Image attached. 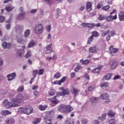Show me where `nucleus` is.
Here are the masks:
<instances>
[{"mask_svg":"<svg viewBox=\"0 0 124 124\" xmlns=\"http://www.w3.org/2000/svg\"><path fill=\"white\" fill-rule=\"evenodd\" d=\"M48 108V106L46 105H44V106L42 105H40L39 106V109L41 111H44V110H46V108Z\"/></svg>","mask_w":124,"mask_h":124,"instance_id":"cd10ccee","label":"nucleus"},{"mask_svg":"<svg viewBox=\"0 0 124 124\" xmlns=\"http://www.w3.org/2000/svg\"><path fill=\"white\" fill-rule=\"evenodd\" d=\"M109 50L110 52V54L112 56H114V54H117L118 52H119V49L114 48L113 46H111L109 48Z\"/></svg>","mask_w":124,"mask_h":124,"instance_id":"0eeeda50","label":"nucleus"},{"mask_svg":"<svg viewBox=\"0 0 124 124\" xmlns=\"http://www.w3.org/2000/svg\"><path fill=\"white\" fill-rule=\"evenodd\" d=\"M77 65V67L74 69L75 72H78L80 69H82V66L80 65V63H78Z\"/></svg>","mask_w":124,"mask_h":124,"instance_id":"7c9ffc66","label":"nucleus"},{"mask_svg":"<svg viewBox=\"0 0 124 124\" xmlns=\"http://www.w3.org/2000/svg\"><path fill=\"white\" fill-rule=\"evenodd\" d=\"M48 94L50 96H53L54 94H56V92H55V90L53 89H50L49 92H48Z\"/></svg>","mask_w":124,"mask_h":124,"instance_id":"ea45409f","label":"nucleus"},{"mask_svg":"<svg viewBox=\"0 0 124 124\" xmlns=\"http://www.w3.org/2000/svg\"><path fill=\"white\" fill-rule=\"evenodd\" d=\"M112 76H113L112 73L107 74L103 77L102 80H103V81H105L106 80H110V79L112 78Z\"/></svg>","mask_w":124,"mask_h":124,"instance_id":"a211bd4d","label":"nucleus"},{"mask_svg":"<svg viewBox=\"0 0 124 124\" xmlns=\"http://www.w3.org/2000/svg\"><path fill=\"white\" fill-rule=\"evenodd\" d=\"M92 7L93 4H92L91 2H88L86 5V11H87L88 13L91 12V11L93 10V9L92 8Z\"/></svg>","mask_w":124,"mask_h":124,"instance_id":"2eb2a0df","label":"nucleus"},{"mask_svg":"<svg viewBox=\"0 0 124 124\" xmlns=\"http://www.w3.org/2000/svg\"><path fill=\"white\" fill-rule=\"evenodd\" d=\"M16 31H17V32H20V31H23L24 28L22 25H17L16 27Z\"/></svg>","mask_w":124,"mask_h":124,"instance_id":"c756f323","label":"nucleus"},{"mask_svg":"<svg viewBox=\"0 0 124 124\" xmlns=\"http://www.w3.org/2000/svg\"><path fill=\"white\" fill-rule=\"evenodd\" d=\"M100 70H101V68L97 67L92 70V73H94V74H98V73L100 72Z\"/></svg>","mask_w":124,"mask_h":124,"instance_id":"4be33fe9","label":"nucleus"},{"mask_svg":"<svg viewBox=\"0 0 124 124\" xmlns=\"http://www.w3.org/2000/svg\"><path fill=\"white\" fill-rule=\"evenodd\" d=\"M15 120L13 118H10L9 120L7 121V124H14Z\"/></svg>","mask_w":124,"mask_h":124,"instance_id":"58836bf2","label":"nucleus"},{"mask_svg":"<svg viewBox=\"0 0 124 124\" xmlns=\"http://www.w3.org/2000/svg\"><path fill=\"white\" fill-rule=\"evenodd\" d=\"M1 46L4 49H10L12 46V44L6 42H3L1 44Z\"/></svg>","mask_w":124,"mask_h":124,"instance_id":"9b49d317","label":"nucleus"},{"mask_svg":"<svg viewBox=\"0 0 124 124\" xmlns=\"http://www.w3.org/2000/svg\"><path fill=\"white\" fill-rule=\"evenodd\" d=\"M38 75H43V74H44V68H42V69H40L39 70V72H38Z\"/></svg>","mask_w":124,"mask_h":124,"instance_id":"8fccbe9b","label":"nucleus"},{"mask_svg":"<svg viewBox=\"0 0 124 124\" xmlns=\"http://www.w3.org/2000/svg\"><path fill=\"white\" fill-rule=\"evenodd\" d=\"M81 122L82 124H88L89 121L88 120V119L84 118L81 120Z\"/></svg>","mask_w":124,"mask_h":124,"instance_id":"09e8293b","label":"nucleus"},{"mask_svg":"<svg viewBox=\"0 0 124 124\" xmlns=\"http://www.w3.org/2000/svg\"><path fill=\"white\" fill-rule=\"evenodd\" d=\"M3 104L6 107V108H11L12 107H15V104L12 102H8V100L5 99L3 101Z\"/></svg>","mask_w":124,"mask_h":124,"instance_id":"423d86ee","label":"nucleus"},{"mask_svg":"<svg viewBox=\"0 0 124 124\" xmlns=\"http://www.w3.org/2000/svg\"><path fill=\"white\" fill-rule=\"evenodd\" d=\"M5 21V17L3 16H0V23H3Z\"/></svg>","mask_w":124,"mask_h":124,"instance_id":"864d4df0","label":"nucleus"},{"mask_svg":"<svg viewBox=\"0 0 124 124\" xmlns=\"http://www.w3.org/2000/svg\"><path fill=\"white\" fill-rule=\"evenodd\" d=\"M110 9V5H107L106 6H103L102 8V10H104V11H108Z\"/></svg>","mask_w":124,"mask_h":124,"instance_id":"4c0bfd02","label":"nucleus"},{"mask_svg":"<svg viewBox=\"0 0 124 124\" xmlns=\"http://www.w3.org/2000/svg\"><path fill=\"white\" fill-rule=\"evenodd\" d=\"M66 80V77H63L60 80V83L62 84V83H64Z\"/></svg>","mask_w":124,"mask_h":124,"instance_id":"680f3d73","label":"nucleus"},{"mask_svg":"<svg viewBox=\"0 0 124 124\" xmlns=\"http://www.w3.org/2000/svg\"><path fill=\"white\" fill-rule=\"evenodd\" d=\"M94 89V87L93 85L88 87L89 92H92Z\"/></svg>","mask_w":124,"mask_h":124,"instance_id":"e2e57ef3","label":"nucleus"},{"mask_svg":"<svg viewBox=\"0 0 124 124\" xmlns=\"http://www.w3.org/2000/svg\"><path fill=\"white\" fill-rule=\"evenodd\" d=\"M98 100H99V98L97 97H92L90 98L91 103H97Z\"/></svg>","mask_w":124,"mask_h":124,"instance_id":"393cba45","label":"nucleus"},{"mask_svg":"<svg viewBox=\"0 0 124 124\" xmlns=\"http://www.w3.org/2000/svg\"><path fill=\"white\" fill-rule=\"evenodd\" d=\"M18 112L21 113V114L30 115V114H31V113H32V108L21 107L18 108Z\"/></svg>","mask_w":124,"mask_h":124,"instance_id":"f03ea898","label":"nucleus"},{"mask_svg":"<svg viewBox=\"0 0 124 124\" xmlns=\"http://www.w3.org/2000/svg\"><path fill=\"white\" fill-rule=\"evenodd\" d=\"M106 119V114H103L101 117H98V120H100L102 122H103L104 120Z\"/></svg>","mask_w":124,"mask_h":124,"instance_id":"c9c22d12","label":"nucleus"},{"mask_svg":"<svg viewBox=\"0 0 124 124\" xmlns=\"http://www.w3.org/2000/svg\"><path fill=\"white\" fill-rule=\"evenodd\" d=\"M44 120L46 124H53V117L50 114L45 117Z\"/></svg>","mask_w":124,"mask_h":124,"instance_id":"20e7f679","label":"nucleus"},{"mask_svg":"<svg viewBox=\"0 0 124 124\" xmlns=\"http://www.w3.org/2000/svg\"><path fill=\"white\" fill-rule=\"evenodd\" d=\"M117 14L115 15V16H113L112 15H110L108 16L107 22H112L113 20L117 19Z\"/></svg>","mask_w":124,"mask_h":124,"instance_id":"f3484780","label":"nucleus"},{"mask_svg":"<svg viewBox=\"0 0 124 124\" xmlns=\"http://www.w3.org/2000/svg\"><path fill=\"white\" fill-rule=\"evenodd\" d=\"M38 74V71L37 70H34V71H33L32 75H33V78H35L36 77V75H37Z\"/></svg>","mask_w":124,"mask_h":124,"instance_id":"c03bdc74","label":"nucleus"},{"mask_svg":"<svg viewBox=\"0 0 124 124\" xmlns=\"http://www.w3.org/2000/svg\"><path fill=\"white\" fill-rule=\"evenodd\" d=\"M46 31H48V32H50V31H51V25H49L46 27Z\"/></svg>","mask_w":124,"mask_h":124,"instance_id":"338daca9","label":"nucleus"},{"mask_svg":"<svg viewBox=\"0 0 124 124\" xmlns=\"http://www.w3.org/2000/svg\"><path fill=\"white\" fill-rule=\"evenodd\" d=\"M91 25L92 26V28H93V27H96V28H99V27H100V23H98L96 24H91Z\"/></svg>","mask_w":124,"mask_h":124,"instance_id":"603ef678","label":"nucleus"},{"mask_svg":"<svg viewBox=\"0 0 124 124\" xmlns=\"http://www.w3.org/2000/svg\"><path fill=\"white\" fill-rule=\"evenodd\" d=\"M25 17H26V12H23V13H20L18 15L17 19L19 21H23L25 19Z\"/></svg>","mask_w":124,"mask_h":124,"instance_id":"9d476101","label":"nucleus"},{"mask_svg":"<svg viewBox=\"0 0 124 124\" xmlns=\"http://www.w3.org/2000/svg\"><path fill=\"white\" fill-rule=\"evenodd\" d=\"M110 33V36H114V35H115L116 34V31H115L114 30H112L111 31H109V32H108V33Z\"/></svg>","mask_w":124,"mask_h":124,"instance_id":"13d9d810","label":"nucleus"},{"mask_svg":"<svg viewBox=\"0 0 124 124\" xmlns=\"http://www.w3.org/2000/svg\"><path fill=\"white\" fill-rule=\"evenodd\" d=\"M10 28H11V24L9 23L6 25V29L7 30H10Z\"/></svg>","mask_w":124,"mask_h":124,"instance_id":"774afa93","label":"nucleus"},{"mask_svg":"<svg viewBox=\"0 0 124 124\" xmlns=\"http://www.w3.org/2000/svg\"><path fill=\"white\" fill-rule=\"evenodd\" d=\"M54 85H59L60 86H61V85H62V84L61 83V81L60 80H55L53 82Z\"/></svg>","mask_w":124,"mask_h":124,"instance_id":"052dcab7","label":"nucleus"},{"mask_svg":"<svg viewBox=\"0 0 124 124\" xmlns=\"http://www.w3.org/2000/svg\"><path fill=\"white\" fill-rule=\"evenodd\" d=\"M44 29L42 23L36 25L34 28V31L36 34H41L43 32Z\"/></svg>","mask_w":124,"mask_h":124,"instance_id":"7ed1b4c3","label":"nucleus"},{"mask_svg":"<svg viewBox=\"0 0 124 124\" xmlns=\"http://www.w3.org/2000/svg\"><path fill=\"white\" fill-rule=\"evenodd\" d=\"M59 90H61L62 91V93H58L60 94V95H68L70 93L68 89H64L63 87H60Z\"/></svg>","mask_w":124,"mask_h":124,"instance_id":"39448f33","label":"nucleus"},{"mask_svg":"<svg viewBox=\"0 0 124 124\" xmlns=\"http://www.w3.org/2000/svg\"><path fill=\"white\" fill-rule=\"evenodd\" d=\"M71 93H72L74 94V96L76 97L79 94V93L80 92V90L79 89L75 88V87H73L71 90Z\"/></svg>","mask_w":124,"mask_h":124,"instance_id":"1a4fd4ad","label":"nucleus"},{"mask_svg":"<svg viewBox=\"0 0 124 124\" xmlns=\"http://www.w3.org/2000/svg\"><path fill=\"white\" fill-rule=\"evenodd\" d=\"M71 111H73V108L69 105L65 106V113L66 112H70Z\"/></svg>","mask_w":124,"mask_h":124,"instance_id":"6ab92c4d","label":"nucleus"},{"mask_svg":"<svg viewBox=\"0 0 124 124\" xmlns=\"http://www.w3.org/2000/svg\"><path fill=\"white\" fill-rule=\"evenodd\" d=\"M83 77H84L85 79H87V80H90V76L88 75V74L84 75Z\"/></svg>","mask_w":124,"mask_h":124,"instance_id":"0e129e2a","label":"nucleus"},{"mask_svg":"<svg viewBox=\"0 0 124 124\" xmlns=\"http://www.w3.org/2000/svg\"><path fill=\"white\" fill-rule=\"evenodd\" d=\"M90 60L86 59L85 60H84L83 59H80L79 61V62L81 65H86V64H88L90 63Z\"/></svg>","mask_w":124,"mask_h":124,"instance_id":"412c9836","label":"nucleus"},{"mask_svg":"<svg viewBox=\"0 0 124 124\" xmlns=\"http://www.w3.org/2000/svg\"><path fill=\"white\" fill-rule=\"evenodd\" d=\"M16 73H12V74H8L7 76V78H8L7 80L9 81H13L15 78H16Z\"/></svg>","mask_w":124,"mask_h":124,"instance_id":"6e6552de","label":"nucleus"},{"mask_svg":"<svg viewBox=\"0 0 124 124\" xmlns=\"http://www.w3.org/2000/svg\"><path fill=\"white\" fill-rule=\"evenodd\" d=\"M5 9L8 12H10V11H12L14 9V7L12 4L9 3L5 6Z\"/></svg>","mask_w":124,"mask_h":124,"instance_id":"dca6fc26","label":"nucleus"},{"mask_svg":"<svg viewBox=\"0 0 124 124\" xmlns=\"http://www.w3.org/2000/svg\"><path fill=\"white\" fill-rule=\"evenodd\" d=\"M36 44V43L34 41H31L28 44V48H31L33 47Z\"/></svg>","mask_w":124,"mask_h":124,"instance_id":"72a5a7b5","label":"nucleus"},{"mask_svg":"<svg viewBox=\"0 0 124 124\" xmlns=\"http://www.w3.org/2000/svg\"><path fill=\"white\" fill-rule=\"evenodd\" d=\"M119 19L120 21L124 20V11H121L118 15Z\"/></svg>","mask_w":124,"mask_h":124,"instance_id":"bb28decb","label":"nucleus"},{"mask_svg":"<svg viewBox=\"0 0 124 124\" xmlns=\"http://www.w3.org/2000/svg\"><path fill=\"white\" fill-rule=\"evenodd\" d=\"M110 32V30H108L107 31L103 32L102 33V36H103V37H105V36H106V35L108 34V33H109Z\"/></svg>","mask_w":124,"mask_h":124,"instance_id":"3c124183","label":"nucleus"},{"mask_svg":"<svg viewBox=\"0 0 124 124\" xmlns=\"http://www.w3.org/2000/svg\"><path fill=\"white\" fill-rule=\"evenodd\" d=\"M24 100L25 96H24L22 93H19L17 94L15 97L12 99V101H13V102L18 103L19 104L23 103Z\"/></svg>","mask_w":124,"mask_h":124,"instance_id":"f257e3e1","label":"nucleus"},{"mask_svg":"<svg viewBox=\"0 0 124 124\" xmlns=\"http://www.w3.org/2000/svg\"><path fill=\"white\" fill-rule=\"evenodd\" d=\"M102 6H103V5L101 3L99 2V3H98V4L96 6V8H97V9H100V8H101V7H102Z\"/></svg>","mask_w":124,"mask_h":124,"instance_id":"4d7b16f0","label":"nucleus"},{"mask_svg":"<svg viewBox=\"0 0 124 124\" xmlns=\"http://www.w3.org/2000/svg\"><path fill=\"white\" fill-rule=\"evenodd\" d=\"M24 86H20L17 90V93H22V92L24 90Z\"/></svg>","mask_w":124,"mask_h":124,"instance_id":"37998d69","label":"nucleus"},{"mask_svg":"<svg viewBox=\"0 0 124 124\" xmlns=\"http://www.w3.org/2000/svg\"><path fill=\"white\" fill-rule=\"evenodd\" d=\"M65 124H74V123L73 121H72V120L68 118L66 120Z\"/></svg>","mask_w":124,"mask_h":124,"instance_id":"79ce46f5","label":"nucleus"},{"mask_svg":"<svg viewBox=\"0 0 124 124\" xmlns=\"http://www.w3.org/2000/svg\"><path fill=\"white\" fill-rule=\"evenodd\" d=\"M57 120H60V121L62 120V119H63V116L62 114H59L57 117Z\"/></svg>","mask_w":124,"mask_h":124,"instance_id":"bf43d9fd","label":"nucleus"},{"mask_svg":"<svg viewBox=\"0 0 124 124\" xmlns=\"http://www.w3.org/2000/svg\"><path fill=\"white\" fill-rule=\"evenodd\" d=\"M92 41H93V37L92 35L88 38V39L87 41V44H91Z\"/></svg>","mask_w":124,"mask_h":124,"instance_id":"f704fd0d","label":"nucleus"},{"mask_svg":"<svg viewBox=\"0 0 124 124\" xmlns=\"http://www.w3.org/2000/svg\"><path fill=\"white\" fill-rule=\"evenodd\" d=\"M109 124H116V120L114 119H110L108 121Z\"/></svg>","mask_w":124,"mask_h":124,"instance_id":"6e6d98bb","label":"nucleus"},{"mask_svg":"<svg viewBox=\"0 0 124 124\" xmlns=\"http://www.w3.org/2000/svg\"><path fill=\"white\" fill-rule=\"evenodd\" d=\"M52 44H50L46 46V51L45 52L46 54H50V53L53 52V50L52 49Z\"/></svg>","mask_w":124,"mask_h":124,"instance_id":"4468645a","label":"nucleus"},{"mask_svg":"<svg viewBox=\"0 0 124 124\" xmlns=\"http://www.w3.org/2000/svg\"><path fill=\"white\" fill-rule=\"evenodd\" d=\"M100 97L102 100H104L106 98H109V94L108 93H104L100 95Z\"/></svg>","mask_w":124,"mask_h":124,"instance_id":"5701e85b","label":"nucleus"},{"mask_svg":"<svg viewBox=\"0 0 124 124\" xmlns=\"http://www.w3.org/2000/svg\"><path fill=\"white\" fill-rule=\"evenodd\" d=\"M115 113L114 112H113V110H109L108 111V117H110L111 118H113V117H115Z\"/></svg>","mask_w":124,"mask_h":124,"instance_id":"c85d7f7f","label":"nucleus"},{"mask_svg":"<svg viewBox=\"0 0 124 124\" xmlns=\"http://www.w3.org/2000/svg\"><path fill=\"white\" fill-rule=\"evenodd\" d=\"M30 57H31V51H27V54L25 55V58H26V59H29V58H30Z\"/></svg>","mask_w":124,"mask_h":124,"instance_id":"49530a36","label":"nucleus"},{"mask_svg":"<svg viewBox=\"0 0 124 124\" xmlns=\"http://www.w3.org/2000/svg\"><path fill=\"white\" fill-rule=\"evenodd\" d=\"M57 110L61 113H65V106L64 105H60L57 107Z\"/></svg>","mask_w":124,"mask_h":124,"instance_id":"f8f14e48","label":"nucleus"},{"mask_svg":"<svg viewBox=\"0 0 124 124\" xmlns=\"http://www.w3.org/2000/svg\"><path fill=\"white\" fill-rule=\"evenodd\" d=\"M3 39L4 40H6V41H9V40H10L9 36L8 35L5 36L3 37Z\"/></svg>","mask_w":124,"mask_h":124,"instance_id":"69168bd1","label":"nucleus"},{"mask_svg":"<svg viewBox=\"0 0 124 124\" xmlns=\"http://www.w3.org/2000/svg\"><path fill=\"white\" fill-rule=\"evenodd\" d=\"M118 62H113L110 65V68L111 69H115V68L118 67Z\"/></svg>","mask_w":124,"mask_h":124,"instance_id":"2f4dec72","label":"nucleus"},{"mask_svg":"<svg viewBox=\"0 0 124 124\" xmlns=\"http://www.w3.org/2000/svg\"><path fill=\"white\" fill-rule=\"evenodd\" d=\"M62 76V74L61 73L58 72L56 73L54 75V78H55V79H59Z\"/></svg>","mask_w":124,"mask_h":124,"instance_id":"a19ab883","label":"nucleus"},{"mask_svg":"<svg viewBox=\"0 0 124 124\" xmlns=\"http://www.w3.org/2000/svg\"><path fill=\"white\" fill-rule=\"evenodd\" d=\"M107 16H103L102 15H99V17H98V20H99V21H103L104 20H107Z\"/></svg>","mask_w":124,"mask_h":124,"instance_id":"a878e982","label":"nucleus"},{"mask_svg":"<svg viewBox=\"0 0 124 124\" xmlns=\"http://www.w3.org/2000/svg\"><path fill=\"white\" fill-rule=\"evenodd\" d=\"M16 39H17V42L18 43H20V44H22V45L25 44L26 41H25V40H24V39H23V38L22 37L19 38V36H17Z\"/></svg>","mask_w":124,"mask_h":124,"instance_id":"b1692460","label":"nucleus"},{"mask_svg":"<svg viewBox=\"0 0 124 124\" xmlns=\"http://www.w3.org/2000/svg\"><path fill=\"white\" fill-rule=\"evenodd\" d=\"M92 34L93 37H97L98 36V32L97 31H93Z\"/></svg>","mask_w":124,"mask_h":124,"instance_id":"a18cd8bd","label":"nucleus"},{"mask_svg":"<svg viewBox=\"0 0 124 124\" xmlns=\"http://www.w3.org/2000/svg\"><path fill=\"white\" fill-rule=\"evenodd\" d=\"M89 51L90 53H96L97 52V48H96V46H93L90 47L89 48Z\"/></svg>","mask_w":124,"mask_h":124,"instance_id":"aec40b11","label":"nucleus"},{"mask_svg":"<svg viewBox=\"0 0 124 124\" xmlns=\"http://www.w3.org/2000/svg\"><path fill=\"white\" fill-rule=\"evenodd\" d=\"M89 25H90V23H82L80 24V26L82 27V28H85V27L89 28L90 27Z\"/></svg>","mask_w":124,"mask_h":124,"instance_id":"de8ad7c7","label":"nucleus"},{"mask_svg":"<svg viewBox=\"0 0 124 124\" xmlns=\"http://www.w3.org/2000/svg\"><path fill=\"white\" fill-rule=\"evenodd\" d=\"M100 87L102 90L106 91V90H108L109 89V84L107 82H105L101 84Z\"/></svg>","mask_w":124,"mask_h":124,"instance_id":"ddd939ff","label":"nucleus"},{"mask_svg":"<svg viewBox=\"0 0 124 124\" xmlns=\"http://www.w3.org/2000/svg\"><path fill=\"white\" fill-rule=\"evenodd\" d=\"M30 34H31V30L29 29L26 30L24 32V36L27 37Z\"/></svg>","mask_w":124,"mask_h":124,"instance_id":"e433bc0d","label":"nucleus"},{"mask_svg":"<svg viewBox=\"0 0 124 124\" xmlns=\"http://www.w3.org/2000/svg\"><path fill=\"white\" fill-rule=\"evenodd\" d=\"M24 54H25V52L23 49H20L17 51V56L19 57H22V55H24Z\"/></svg>","mask_w":124,"mask_h":124,"instance_id":"473e14b6","label":"nucleus"},{"mask_svg":"<svg viewBox=\"0 0 124 124\" xmlns=\"http://www.w3.org/2000/svg\"><path fill=\"white\" fill-rule=\"evenodd\" d=\"M39 123H40V119L39 118H36L34 121L32 122L33 124H37Z\"/></svg>","mask_w":124,"mask_h":124,"instance_id":"5fc2aeb1","label":"nucleus"}]
</instances>
